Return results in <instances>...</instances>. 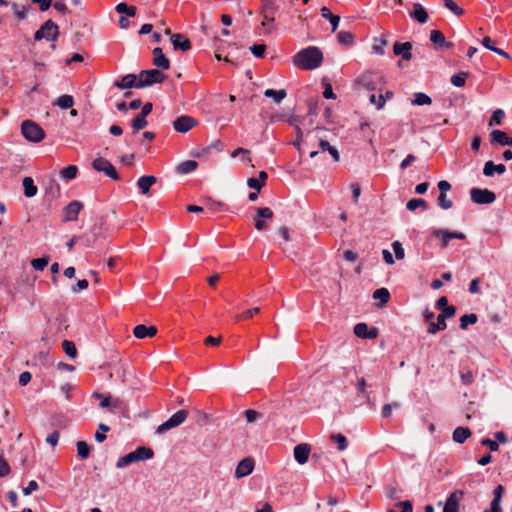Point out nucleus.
Here are the masks:
<instances>
[{"mask_svg": "<svg viewBox=\"0 0 512 512\" xmlns=\"http://www.w3.org/2000/svg\"><path fill=\"white\" fill-rule=\"evenodd\" d=\"M323 61V54L318 47L310 46L299 51L293 58V63L303 70H314Z\"/></svg>", "mask_w": 512, "mask_h": 512, "instance_id": "obj_1", "label": "nucleus"}, {"mask_svg": "<svg viewBox=\"0 0 512 512\" xmlns=\"http://www.w3.org/2000/svg\"><path fill=\"white\" fill-rule=\"evenodd\" d=\"M153 456L154 452L151 448L144 446L138 447L136 450L120 457L116 462V467L122 469L139 461L150 460Z\"/></svg>", "mask_w": 512, "mask_h": 512, "instance_id": "obj_2", "label": "nucleus"}, {"mask_svg": "<svg viewBox=\"0 0 512 512\" xmlns=\"http://www.w3.org/2000/svg\"><path fill=\"white\" fill-rule=\"evenodd\" d=\"M358 83L370 91H381L385 84L383 76L377 72L368 71L358 78Z\"/></svg>", "mask_w": 512, "mask_h": 512, "instance_id": "obj_3", "label": "nucleus"}, {"mask_svg": "<svg viewBox=\"0 0 512 512\" xmlns=\"http://www.w3.org/2000/svg\"><path fill=\"white\" fill-rule=\"evenodd\" d=\"M21 132L23 137L34 143L42 141L45 137L44 130L35 122L25 120L21 125Z\"/></svg>", "mask_w": 512, "mask_h": 512, "instance_id": "obj_4", "label": "nucleus"}, {"mask_svg": "<svg viewBox=\"0 0 512 512\" xmlns=\"http://www.w3.org/2000/svg\"><path fill=\"white\" fill-rule=\"evenodd\" d=\"M165 75L157 69L142 70L138 75V89L152 86L156 83H162Z\"/></svg>", "mask_w": 512, "mask_h": 512, "instance_id": "obj_5", "label": "nucleus"}, {"mask_svg": "<svg viewBox=\"0 0 512 512\" xmlns=\"http://www.w3.org/2000/svg\"><path fill=\"white\" fill-rule=\"evenodd\" d=\"M59 36V27L52 20H47L41 27L35 32L34 39L36 41L47 40L56 41Z\"/></svg>", "mask_w": 512, "mask_h": 512, "instance_id": "obj_6", "label": "nucleus"}, {"mask_svg": "<svg viewBox=\"0 0 512 512\" xmlns=\"http://www.w3.org/2000/svg\"><path fill=\"white\" fill-rule=\"evenodd\" d=\"M187 417V410H179L176 413H174L168 420L159 425L156 432L162 434L170 429L176 428L180 426L187 419Z\"/></svg>", "mask_w": 512, "mask_h": 512, "instance_id": "obj_7", "label": "nucleus"}, {"mask_svg": "<svg viewBox=\"0 0 512 512\" xmlns=\"http://www.w3.org/2000/svg\"><path fill=\"white\" fill-rule=\"evenodd\" d=\"M92 167L98 172H103L106 176L110 177L113 180L119 179V175L115 167L111 164L110 161L103 157L96 158L92 162Z\"/></svg>", "mask_w": 512, "mask_h": 512, "instance_id": "obj_8", "label": "nucleus"}, {"mask_svg": "<svg viewBox=\"0 0 512 512\" xmlns=\"http://www.w3.org/2000/svg\"><path fill=\"white\" fill-rule=\"evenodd\" d=\"M471 200L476 204H491L496 200L494 192L488 189L472 188L470 190Z\"/></svg>", "mask_w": 512, "mask_h": 512, "instance_id": "obj_9", "label": "nucleus"}, {"mask_svg": "<svg viewBox=\"0 0 512 512\" xmlns=\"http://www.w3.org/2000/svg\"><path fill=\"white\" fill-rule=\"evenodd\" d=\"M433 235L441 240V247L446 248L452 239L464 240L465 234L458 231H450L447 229H435Z\"/></svg>", "mask_w": 512, "mask_h": 512, "instance_id": "obj_10", "label": "nucleus"}, {"mask_svg": "<svg viewBox=\"0 0 512 512\" xmlns=\"http://www.w3.org/2000/svg\"><path fill=\"white\" fill-rule=\"evenodd\" d=\"M273 211L268 207L258 208L254 217V225L258 231L264 230L267 227L266 220H271Z\"/></svg>", "mask_w": 512, "mask_h": 512, "instance_id": "obj_11", "label": "nucleus"}, {"mask_svg": "<svg viewBox=\"0 0 512 512\" xmlns=\"http://www.w3.org/2000/svg\"><path fill=\"white\" fill-rule=\"evenodd\" d=\"M197 125V120L188 115H182L173 122V128L179 133H186Z\"/></svg>", "mask_w": 512, "mask_h": 512, "instance_id": "obj_12", "label": "nucleus"}, {"mask_svg": "<svg viewBox=\"0 0 512 512\" xmlns=\"http://www.w3.org/2000/svg\"><path fill=\"white\" fill-rule=\"evenodd\" d=\"M83 208V204L77 200L70 202L63 211L64 218L63 221H76L78 218V214Z\"/></svg>", "mask_w": 512, "mask_h": 512, "instance_id": "obj_13", "label": "nucleus"}, {"mask_svg": "<svg viewBox=\"0 0 512 512\" xmlns=\"http://www.w3.org/2000/svg\"><path fill=\"white\" fill-rule=\"evenodd\" d=\"M393 53L396 56H400L404 61H410L412 59V43L395 42L393 45Z\"/></svg>", "mask_w": 512, "mask_h": 512, "instance_id": "obj_14", "label": "nucleus"}, {"mask_svg": "<svg viewBox=\"0 0 512 512\" xmlns=\"http://www.w3.org/2000/svg\"><path fill=\"white\" fill-rule=\"evenodd\" d=\"M254 461L251 458L242 459L235 469V477L237 479L246 477L253 472Z\"/></svg>", "mask_w": 512, "mask_h": 512, "instance_id": "obj_15", "label": "nucleus"}, {"mask_svg": "<svg viewBox=\"0 0 512 512\" xmlns=\"http://www.w3.org/2000/svg\"><path fill=\"white\" fill-rule=\"evenodd\" d=\"M463 497V492L457 490L449 495L446 500L443 512H458L459 502Z\"/></svg>", "mask_w": 512, "mask_h": 512, "instance_id": "obj_16", "label": "nucleus"}, {"mask_svg": "<svg viewBox=\"0 0 512 512\" xmlns=\"http://www.w3.org/2000/svg\"><path fill=\"white\" fill-rule=\"evenodd\" d=\"M310 452V445L306 443L298 444L294 447V458L299 464L303 465L308 461Z\"/></svg>", "mask_w": 512, "mask_h": 512, "instance_id": "obj_17", "label": "nucleus"}, {"mask_svg": "<svg viewBox=\"0 0 512 512\" xmlns=\"http://www.w3.org/2000/svg\"><path fill=\"white\" fill-rule=\"evenodd\" d=\"M133 334L138 339L153 337L157 334V328L153 325L146 326L143 324H139L134 327Z\"/></svg>", "mask_w": 512, "mask_h": 512, "instance_id": "obj_18", "label": "nucleus"}, {"mask_svg": "<svg viewBox=\"0 0 512 512\" xmlns=\"http://www.w3.org/2000/svg\"><path fill=\"white\" fill-rule=\"evenodd\" d=\"M354 334L363 339H374L377 337V330H369L366 323H358L354 326Z\"/></svg>", "mask_w": 512, "mask_h": 512, "instance_id": "obj_19", "label": "nucleus"}, {"mask_svg": "<svg viewBox=\"0 0 512 512\" xmlns=\"http://www.w3.org/2000/svg\"><path fill=\"white\" fill-rule=\"evenodd\" d=\"M409 16L421 24L426 23L429 18L428 12L420 3L413 4V10L409 12Z\"/></svg>", "mask_w": 512, "mask_h": 512, "instance_id": "obj_20", "label": "nucleus"}, {"mask_svg": "<svg viewBox=\"0 0 512 512\" xmlns=\"http://www.w3.org/2000/svg\"><path fill=\"white\" fill-rule=\"evenodd\" d=\"M115 86L120 89L138 88V75L127 74L116 81Z\"/></svg>", "mask_w": 512, "mask_h": 512, "instance_id": "obj_21", "label": "nucleus"}, {"mask_svg": "<svg viewBox=\"0 0 512 512\" xmlns=\"http://www.w3.org/2000/svg\"><path fill=\"white\" fill-rule=\"evenodd\" d=\"M171 42L175 50L188 51L191 48L190 40L183 34H173Z\"/></svg>", "mask_w": 512, "mask_h": 512, "instance_id": "obj_22", "label": "nucleus"}, {"mask_svg": "<svg viewBox=\"0 0 512 512\" xmlns=\"http://www.w3.org/2000/svg\"><path fill=\"white\" fill-rule=\"evenodd\" d=\"M504 487L502 485H498L493 491V500L491 502L490 510H486L485 512H502L500 503L503 497Z\"/></svg>", "mask_w": 512, "mask_h": 512, "instance_id": "obj_23", "label": "nucleus"}, {"mask_svg": "<svg viewBox=\"0 0 512 512\" xmlns=\"http://www.w3.org/2000/svg\"><path fill=\"white\" fill-rule=\"evenodd\" d=\"M153 55H154L153 64L155 66L160 67L165 70L169 69L170 61L168 60V58H166V56L164 55L161 48H159V47L154 48Z\"/></svg>", "mask_w": 512, "mask_h": 512, "instance_id": "obj_24", "label": "nucleus"}, {"mask_svg": "<svg viewBox=\"0 0 512 512\" xmlns=\"http://www.w3.org/2000/svg\"><path fill=\"white\" fill-rule=\"evenodd\" d=\"M491 142L502 146H512V138L501 130H493L491 132Z\"/></svg>", "mask_w": 512, "mask_h": 512, "instance_id": "obj_25", "label": "nucleus"}, {"mask_svg": "<svg viewBox=\"0 0 512 512\" xmlns=\"http://www.w3.org/2000/svg\"><path fill=\"white\" fill-rule=\"evenodd\" d=\"M156 181L157 179L155 176H142L137 181L138 189L142 194H147L150 191V188L156 183Z\"/></svg>", "mask_w": 512, "mask_h": 512, "instance_id": "obj_26", "label": "nucleus"}, {"mask_svg": "<svg viewBox=\"0 0 512 512\" xmlns=\"http://www.w3.org/2000/svg\"><path fill=\"white\" fill-rule=\"evenodd\" d=\"M506 171L504 164H494L493 161H487L483 168V174L486 177H492L495 173L503 174Z\"/></svg>", "mask_w": 512, "mask_h": 512, "instance_id": "obj_27", "label": "nucleus"}, {"mask_svg": "<svg viewBox=\"0 0 512 512\" xmlns=\"http://www.w3.org/2000/svg\"><path fill=\"white\" fill-rule=\"evenodd\" d=\"M471 434V430L468 427L459 426L453 431L452 439L454 442L462 444L471 436Z\"/></svg>", "mask_w": 512, "mask_h": 512, "instance_id": "obj_28", "label": "nucleus"}, {"mask_svg": "<svg viewBox=\"0 0 512 512\" xmlns=\"http://www.w3.org/2000/svg\"><path fill=\"white\" fill-rule=\"evenodd\" d=\"M267 177V173L265 171H261L258 178H249L247 184L250 188H253L259 192L265 185Z\"/></svg>", "mask_w": 512, "mask_h": 512, "instance_id": "obj_29", "label": "nucleus"}, {"mask_svg": "<svg viewBox=\"0 0 512 512\" xmlns=\"http://www.w3.org/2000/svg\"><path fill=\"white\" fill-rule=\"evenodd\" d=\"M320 12L323 18L329 20V22L332 25V31L335 32L336 29L338 28L340 17L337 15H333L331 11L325 6L321 8Z\"/></svg>", "mask_w": 512, "mask_h": 512, "instance_id": "obj_30", "label": "nucleus"}, {"mask_svg": "<svg viewBox=\"0 0 512 512\" xmlns=\"http://www.w3.org/2000/svg\"><path fill=\"white\" fill-rule=\"evenodd\" d=\"M23 188H24V194L26 197L31 198L34 197L37 194V187L34 184V181L31 177H25L23 179Z\"/></svg>", "mask_w": 512, "mask_h": 512, "instance_id": "obj_31", "label": "nucleus"}, {"mask_svg": "<svg viewBox=\"0 0 512 512\" xmlns=\"http://www.w3.org/2000/svg\"><path fill=\"white\" fill-rule=\"evenodd\" d=\"M264 96L273 99L275 103H280L287 96V92L285 89H266L264 91Z\"/></svg>", "mask_w": 512, "mask_h": 512, "instance_id": "obj_32", "label": "nucleus"}, {"mask_svg": "<svg viewBox=\"0 0 512 512\" xmlns=\"http://www.w3.org/2000/svg\"><path fill=\"white\" fill-rule=\"evenodd\" d=\"M198 167V163L194 160H186L177 166V172L179 174H188L195 171Z\"/></svg>", "mask_w": 512, "mask_h": 512, "instance_id": "obj_33", "label": "nucleus"}, {"mask_svg": "<svg viewBox=\"0 0 512 512\" xmlns=\"http://www.w3.org/2000/svg\"><path fill=\"white\" fill-rule=\"evenodd\" d=\"M430 41L439 46L450 47L452 45L451 43L446 42L445 36L439 30H432L430 32Z\"/></svg>", "mask_w": 512, "mask_h": 512, "instance_id": "obj_34", "label": "nucleus"}, {"mask_svg": "<svg viewBox=\"0 0 512 512\" xmlns=\"http://www.w3.org/2000/svg\"><path fill=\"white\" fill-rule=\"evenodd\" d=\"M319 146L322 152L328 151L335 162L339 161L340 154L338 150L334 146H331L327 140H321Z\"/></svg>", "mask_w": 512, "mask_h": 512, "instance_id": "obj_35", "label": "nucleus"}, {"mask_svg": "<svg viewBox=\"0 0 512 512\" xmlns=\"http://www.w3.org/2000/svg\"><path fill=\"white\" fill-rule=\"evenodd\" d=\"M446 318L442 317L440 314L438 315L437 317V322L434 323V322H431L429 327H428V333L430 334H435L437 333L438 331H442L444 329H446Z\"/></svg>", "mask_w": 512, "mask_h": 512, "instance_id": "obj_36", "label": "nucleus"}, {"mask_svg": "<svg viewBox=\"0 0 512 512\" xmlns=\"http://www.w3.org/2000/svg\"><path fill=\"white\" fill-rule=\"evenodd\" d=\"M373 298L380 301V305L383 306L390 300V293L386 288H379L373 292Z\"/></svg>", "mask_w": 512, "mask_h": 512, "instance_id": "obj_37", "label": "nucleus"}, {"mask_svg": "<svg viewBox=\"0 0 512 512\" xmlns=\"http://www.w3.org/2000/svg\"><path fill=\"white\" fill-rule=\"evenodd\" d=\"M77 173H78L77 166L76 165H69V166H67V167H65L64 169L61 170L60 175H61L62 179L66 180V181H69V180H72V179L76 178Z\"/></svg>", "mask_w": 512, "mask_h": 512, "instance_id": "obj_38", "label": "nucleus"}, {"mask_svg": "<svg viewBox=\"0 0 512 512\" xmlns=\"http://www.w3.org/2000/svg\"><path fill=\"white\" fill-rule=\"evenodd\" d=\"M431 103H432V100L427 94L422 93V92H417L414 94V99L412 100L413 105L422 106V105H430Z\"/></svg>", "mask_w": 512, "mask_h": 512, "instance_id": "obj_39", "label": "nucleus"}, {"mask_svg": "<svg viewBox=\"0 0 512 512\" xmlns=\"http://www.w3.org/2000/svg\"><path fill=\"white\" fill-rule=\"evenodd\" d=\"M115 10L120 14H125L127 17H134L136 14V7L128 6L126 3H119Z\"/></svg>", "mask_w": 512, "mask_h": 512, "instance_id": "obj_40", "label": "nucleus"}, {"mask_svg": "<svg viewBox=\"0 0 512 512\" xmlns=\"http://www.w3.org/2000/svg\"><path fill=\"white\" fill-rule=\"evenodd\" d=\"M56 105L61 109L71 108L74 105V98L71 95H62L57 99Z\"/></svg>", "mask_w": 512, "mask_h": 512, "instance_id": "obj_41", "label": "nucleus"}, {"mask_svg": "<svg viewBox=\"0 0 512 512\" xmlns=\"http://www.w3.org/2000/svg\"><path fill=\"white\" fill-rule=\"evenodd\" d=\"M444 6L450 10L453 14L460 17L464 14L463 8L459 7L454 0H442Z\"/></svg>", "mask_w": 512, "mask_h": 512, "instance_id": "obj_42", "label": "nucleus"}, {"mask_svg": "<svg viewBox=\"0 0 512 512\" xmlns=\"http://www.w3.org/2000/svg\"><path fill=\"white\" fill-rule=\"evenodd\" d=\"M90 450V446L85 441L77 442V453L82 460H85L89 457Z\"/></svg>", "mask_w": 512, "mask_h": 512, "instance_id": "obj_43", "label": "nucleus"}, {"mask_svg": "<svg viewBox=\"0 0 512 512\" xmlns=\"http://www.w3.org/2000/svg\"><path fill=\"white\" fill-rule=\"evenodd\" d=\"M338 42L345 46H351L354 42V36L350 32L340 31L337 35Z\"/></svg>", "mask_w": 512, "mask_h": 512, "instance_id": "obj_44", "label": "nucleus"}, {"mask_svg": "<svg viewBox=\"0 0 512 512\" xmlns=\"http://www.w3.org/2000/svg\"><path fill=\"white\" fill-rule=\"evenodd\" d=\"M468 76V72H459L458 74L453 75L450 81L456 87H463Z\"/></svg>", "mask_w": 512, "mask_h": 512, "instance_id": "obj_45", "label": "nucleus"}, {"mask_svg": "<svg viewBox=\"0 0 512 512\" xmlns=\"http://www.w3.org/2000/svg\"><path fill=\"white\" fill-rule=\"evenodd\" d=\"M63 350L70 358H75L77 356V349L74 342L70 340H64L62 343Z\"/></svg>", "mask_w": 512, "mask_h": 512, "instance_id": "obj_46", "label": "nucleus"}, {"mask_svg": "<svg viewBox=\"0 0 512 512\" xmlns=\"http://www.w3.org/2000/svg\"><path fill=\"white\" fill-rule=\"evenodd\" d=\"M477 315L474 313L465 314L460 318V328L466 329L468 325L475 324L477 322Z\"/></svg>", "mask_w": 512, "mask_h": 512, "instance_id": "obj_47", "label": "nucleus"}, {"mask_svg": "<svg viewBox=\"0 0 512 512\" xmlns=\"http://www.w3.org/2000/svg\"><path fill=\"white\" fill-rule=\"evenodd\" d=\"M148 122L145 117L137 114V116L132 120L131 126L134 131H139L144 129L147 126Z\"/></svg>", "mask_w": 512, "mask_h": 512, "instance_id": "obj_48", "label": "nucleus"}, {"mask_svg": "<svg viewBox=\"0 0 512 512\" xmlns=\"http://www.w3.org/2000/svg\"><path fill=\"white\" fill-rule=\"evenodd\" d=\"M369 101L373 104L378 110L382 109L385 106V97L383 94H379L378 96L372 93L369 96Z\"/></svg>", "mask_w": 512, "mask_h": 512, "instance_id": "obj_49", "label": "nucleus"}, {"mask_svg": "<svg viewBox=\"0 0 512 512\" xmlns=\"http://www.w3.org/2000/svg\"><path fill=\"white\" fill-rule=\"evenodd\" d=\"M438 206L444 210L452 208L453 202L450 200L446 193H440L437 199Z\"/></svg>", "mask_w": 512, "mask_h": 512, "instance_id": "obj_50", "label": "nucleus"}, {"mask_svg": "<svg viewBox=\"0 0 512 512\" xmlns=\"http://www.w3.org/2000/svg\"><path fill=\"white\" fill-rule=\"evenodd\" d=\"M110 430L109 426H107L106 424H99L98 426V430L96 431L95 433V440L99 443H102L106 440V432H108Z\"/></svg>", "mask_w": 512, "mask_h": 512, "instance_id": "obj_51", "label": "nucleus"}, {"mask_svg": "<svg viewBox=\"0 0 512 512\" xmlns=\"http://www.w3.org/2000/svg\"><path fill=\"white\" fill-rule=\"evenodd\" d=\"M387 45V40L385 38H376L374 40V44L372 46L373 52L379 55L384 54V47Z\"/></svg>", "mask_w": 512, "mask_h": 512, "instance_id": "obj_52", "label": "nucleus"}, {"mask_svg": "<svg viewBox=\"0 0 512 512\" xmlns=\"http://www.w3.org/2000/svg\"><path fill=\"white\" fill-rule=\"evenodd\" d=\"M331 440L334 441L337 446H338V449L340 451H343L347 448V439L344 435L342 434H332L331 435Z\"/></svg>", "mask_w": 512, "mask_h": 512, "instance_id": "obj_53", "label": "nucleus"}, {"mask_svg": "<svg viewBox=\"0 0 512 512\" xmlns=\"http://www.w3.org/2000/svg\"><path fill=\"white\" fill-rule=\"evenodd\" d=\"M259 312H260V308H258V307L248 309L240 314H237L235 316V319H236V321L246 320V319L251 318L254 315L258 314Z\"/></svg>", "mask_w": 512, "mask_h": 512, "instance_id": "obj_54", "label": "nucleus"}, {"mask_svg": "<svg viewBox=\"0 0 512 512\" xmlns=\"http://www.w3.org/2000/svg\"><path fill=\"white\" fill-rule=\"evenodd\" d=\"M49 258L42 257V258H36L31 261L32 267L37 271H42L44 268L48 265Z\"/></svg>", "mask_w": 512, "mask_h": 512, "instance_id": "obj_55", "label": "nucleus"}, {"mask_svg": "<svg viewBox=\"0 0 512 512\" xmlns=\"http://www.w3.org/2000/svg\"><path fill=\"white\" fill-rule=\"evenodd\" d=\"M504 118V112L501 109H497L493 112L489 121V126L500 125Z\"/></svg>", "mask_w": 512, "mask_h": 512, "instance_id": "obj_56", "label": "nucleus"}, {"mask_svg": "<svg viewBox=\"0 0 512 512\" xmlns=\"http://www.w3.org/2000/svg\"><path fill=\"white\" fill-rule=\"evenodd\" d=\"M418 207H426V201L423 199L413 198V199L409 200L406 204V208L409 211H414Z\"/></svg>", "mask_w": 512, "mask_h": 512, "instance_id": "obj_57", "label": "nucleus"}, {"mask_svg": "<svg viewBox=\"0 0 512 512\" xmlns=\"http://www.w3.org/2000/svg\"><path fill=\"white\" fill-rule=\"evenodd\" d=\"M274 14L271 13V11H264L263 10V21H262V26L263 27H270L271 24H273L274 22ZM272 31L271 28H268L267 29V32L270 33Z\"/></svg>", "mask_w": 512, "mask_h": 512, "instance_id": "obj_58", "label": "nucleus"}, {"mask_svg": "<svg viewBox=\"0 0 512 512\" xmlns=\"http://www.w3.org/2000/svg\"><path fill=\"white\" fill-rule=\"evenodd\" d=\"M252 54L257 58H263L266 50V46L264 44H255L250 47Z\"/></svg>", "mask_w": 512, "mask_h": 512, "instance_id": "obj_59", "label": "nucleus"}, {"mask_svg": "<svg viewBox=\"0 0 512 512\" xmlns=\"http://www.w3.org/2000/svg\"><path fill=\"white\" fill-rule=\"evenodd\" d=\"M396 507L401 508V512H413L412 503L408 500L400 501L395 504ZM388 512H395L393 509H389Z\"/></svg>", "mask_w": 512, "mask_h": 512, "instance_id": "obj_60", "label": "nucleus"}, {"mask_svg": "<svg viewBox=\"0 0 512 512\" xmlns=\"http://www.w3.org/2000/svg\"><path fill=\"white\" fill-rule=\"evenodd\" d=\"M392 249H393V251L395 253V257L398 260H401V259L404 258V256H405L404 249L402 247V244L399 241H394L392 243Z\"/></svg>", "mask_w": 512, "mask_h": 512, "instance_id": "obj_61", "label": "nucleus"}, {"mask_svg": "<svg viewBox=\"0 0 512 512\" xmlns=\"http://www.w3.org/2000/svg\"><path fill=\"white\" fill-rule=\"evenodd\" d=\"M93 396L95 398L101 400V402H100V407L101 408H110V404H111V397L110 396H103V394H101L99 392H94Z\"/></svg>", "mask_w": 512, "mask_h": 512, "instance_id": "obj_62", "label": "nucleus"}, {"mask_svg": "<svg viewBox=\"0 0 512 512\" xmlns=\"http://www.w3.org/2000/svg\"><path fill=\"white\" fill-rule=\"evenodd\" d=\"M246 420L249 423H253L262 417L261 413L256 410L248 409L245 411Z\"/></svg>", "mask_w": 512, "mask_h": 512, "instance_id": "obj_63", "label": "nucleus"}, {"mask_svg": "<svg viewBox=\"0 0 512 512\" xmlns=\"http://www.w3.org/2000/svg\"><path fill=\"white\" fill-rule=\"evenodd\" d=\"M30 7L29 6H24L22 7L21 10L18 9V6L16 4L13 5V10H14V13L16 15V17L19 19V20H23L26 18L27 16V13L29 11Z\"/></svg>", "mask_w": 512, "mask_h": 512, "instance_id": "obj_64", "label": "nucleus"}]
</instances>
